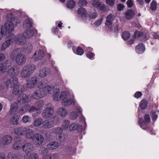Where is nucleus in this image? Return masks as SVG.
Wrapping results in <instances>:
<instances>
[{
    "instance_id": "obj_49",
    "label": "nucleus",
    "mask_w": 159,
    "mask_h": 159,
    "mask_svg": "<svg viewBox=\"0 0 159 159\" xmlns=\"http://www.w3.org/2000/svg\"><path fill=\"white\" fill-rule=\"evenodd\" d=\"M77 12L82 16H85L86 14V10L83 7L79 8L77 10Z\"/></svg>"
},
{
    "instance_id": "obj_44",
    "label": "nucleus",
    "mask_w": 159,
    "mask_h": 159,
    "mask_svg": "<svg viewBox=\"0 0 159 159\" xmlns=\"http://www.w3.org/2000/svg\"><path fill=\"white\" fill-rule=\"evenodd\" d=\"M52 132L56 134H60L62 133L63 130L60 127H56L52 129Z\"/></svg>"
},
{
    "instance_id": "obj_39",
    "label": "nucleus",
    "mask_w": 159,
    "mask_h": 159,
    "mask_svg": "<svg viewBox=\"0 0 159 159\" xmlns=\"http://www.w3.org/2000/svg\"><path fill=\"white\" fill-rule=\"evenodd\" d=\"M20 157L18 154L9 152L7 156V159H19Z\"/></svg>"
},
{
    "instance_id": "obj_24",
    "label": "nucleus",
    "mask_w": 159,
    "mask_h": 159,
    "mask_svg": "<svg viewBox=\"0 0 159 159\" xmlns=\"http://www.w3.org/2000/svg\"><path fill=\"white\" fill-rule=\"evenodd\" d=\"M50 70L48 68H44L41 69L39 71V76L41 78H44L47 76V75L50 74Z\"/></svg>"
},
{
    "instance_id": "obj_34",
    "label": "nucleus",
    "mask_w": 159,
    "mask_h": 159,
    "mask_svg": "<svg viewBox=\"0 0 159 159\" xmlns=\"http://www.w3.org/2000/svg\"><path fill=\"white\" fill-rule=\"evenodd\" d=\"M22 146L21 142L20 140H16L14 143L12 147L15 150H18L21 149Z\"/></svg>"
},
{
    "instance_id": "obj_58",
    "label": "nucleus",
    "mask_w": 159,
    "mask_h": 159,
    "mask_svg": "<svg viewBox=\"0 0 159 159\" xmlns=\"http://www.w3.org/2000/svg\"><path fill=\"white\" fill-rule=\"evenodd\" d=\"M30 117L28 116H24L22 118V121L24 123H27L30 121Z\"/></svg>"
},
{
    "instance_id": "obj_12",
    "label": "nucleus",
    "mask_w": 159,
    "mask_h": 159,
    "mask_svg": "<svg viewBox=\"0 0 159 159\" xmlns=\"http://www.w3.org/2000/svg\"><path fill=\"white\" fill-rule=\"evenodd\" d=\"M43 52L40 50L36 51L34 54L32 58L36 61H38L42 59L44 56Z\"/></svg>"
},
{
    "instance_id": "obj_55",
    "label": "nucleus",
    "mask_w": 159,
    "mask_h": 159,
    "mask_svg": "<svg viewBox=\"0 0 159 159\" xmlns=\"http://www.w3.org/2000/svg\"><path fill=\"white\" fill-rule=\"evenodd\" d=\"M91 4L93 7L95 8H98L101 2L98 0H94L91 2Z\"/></svg>"
},
{
    "instance_id": "obj_64",
    "label": "nucleus",
    "mask_w": 159,
    "mask_h": 159,
    "mask_svg": "<svg viewBox=\"0 0 159 159\" xmlns=\"http://www.w3.org/2000/svg\"><path fill=\"white\" fill-rule=\"evenodd\" d=\"M111 26L110 27V29L114 31V32L117 33L118 31V25L117 24H116L115 25L112 27V28L111 27Z\"/></svg>"
},
{
    "instance_id": "obj_4",
    "label": "nucleus",
    "mask_w": 159,
    "mask_h": 159,
    "mask_svg": "<svg viewBox=\"0 0 159 159\" xmlns=\"http://www.w3.org/2000/svg\"><path fill=\"white\" fill-rule=\"evenodd\" d=\"M7 40L3 43L1 49L2 51L5 50L6 48L8 47L11 43H13L15 40V36L13 34H10V36H7Z\"/></svg>"
},
{
    "instance_id": "obj_35",
    "label": "nucleus",
    "mask_w": 159,
    "mask_h": 159,
    "mask_svg": "<svg viewBox=\"0 0 159 159\" xmlns=\"http://www.w3.org/2000/svg\"><path fill=\"white\" fill-rule=\"evenodd\" d=\"M33 23L32 20L27 19L25 20L23 23V26L24 28L27 29L32 26Z\"/></svg>"
},
{
    "instance_id": "obj_3",
    "label": "nucleus",
    "mask_w": 159,
    "mask_h": 159,
    "mask_svg": "<svg viewBox=\"0 0 159 159\" xmlns=\"http://www.w3.org/2000/svg\"><path fill=\"white\" fill-rule=\"evenodd\" d=\"M59 121V118L55 116L52 118L45 120L43 122L42 126L44 129H50L53 127L55 124H57Z\"/></svg>"
},
{
    "instance_id": "obj_19",
    "label": "nucleus",
    "mask_w": 159,
    "mask_h": 159,
    "mask_svg": "<svg viewBox=\"0 0 159 159\" xmlns=\"http://www.w3.org/2000/svg\"><path fill=\"white\" fill-rule=\"evenodd\" d=\"M26 128L25 127H17L14 129V132L15 134L18 135H22L26 133Z\"/></svg>"
},
{
    "instance_id": "obj_10",
    "label": "nucleus",
    "mask_w": 159,
    "mask_h": 159,
    "mask_svg": "<svg viewBox=\"0 0 159 159\" xmlns=\"http://www.w3.org/2000/svg\"><path fill=\"white\" fill-rule=\"evenodd\" d=\"M18 80L16 77H11V79H8L5 82V84L8 87H13L15 85L18 84Z\"/></svg>"
},
{
    "instance_id": "obj_32",
    "label": "nucleus",
    "mask_w": 159,
    "mask_h": 159,
    "mask_svg": "<svg viewBox=\"0 0 159 159\" xmlns=\"http://www.w3.org/2000/svg\"><path fill=\"white\" fill-rule=\"evenodd\" d=\"M145 50V47L142 43H140L135 47V51L139 54H141L144 52Z\"/></svg>"
},
{
    "instance_id": "obj_54",
    "label": "nucleus",
    "mask_w": 159,
    "mask_h": 159,
    "mask_svg": "<svg viewBox=\"0 0 159 159\" xmlns=\"http://www.w3.org/2000/svg\"><path fill=\"white\" fill-rule=\"evenodd\" d=\"M7 20V21H12L14 19V15L12 13L8 14L6 17Z\"/></svg>"
},
{
    "instance_id": "obj_22",
    "label": "nucleus",
    "mask_w": 159,
    "mask_h": 159,
    "mask_svg": "<svg viewBox=\"0 0 159 159\" xmlns=\"http://www.w3.org/2000/svg\"><path fill=\"white\" fill-rule=\"evenodd\" d=\"M20 116L17 115L13 116L10 119V122L12 125H15L20 124Z\"/></svg>"
},
{
    "instance_id": "obj_62",
    "label": "nucleus",
    "mask_w": 159,
    "mask_h": 159,
    "mask_svg": "<svg viewBox=\"0 0 159 159\" xmlns=\"http://www.w3.org/2000/svg\"><path fill=\"white\" fill-rule=\"evenodd\" d=\"M99 9L102 11H106L107 9V7L102 3H100L99 5Z\"/></svg>"
},
{
    "instance_id": "obj_15",
    "label": "nucleus",
    "mask_w": 159,
    "mask_h": 159,
    "mask_svg": "<svg viewBox=\"0 0 159 159\" xmlns=\"http://www.w3.org/2000/svg\"><path fill=\"white\" fill-rule=\"evenodd\" d=\"M45 97L41 89H38L34 91L32 95V97L34 99L37 100Z\"/></svg>"
},
{
    "instance_id": "obj_63",
    "label": "nucleus",
    "mask_w": 159,
    "mask_h": 159,
    "mask_svg": "<svg viewBox=\"0 0 159 159\" xmlns=\"http://www.w3.org/2000/svg\"><path fill=\"white\" fill-rule=\"evenodd\" d=\"M156 2L153 1L151 4L150 9L152 10H155L156 9Z\"/></svg>"
},
{
    "instance_id": "obj_26",
    "label": "nucleus",
    "mask_w": 159,
    "mask_h": 159,
    "mask_svg": "<svg viewBox=\"0 0 159 159\" xmlns=\"http://www.w3.org/2000/svg\"><path fill=\"white\" fill-rule=\"evenodd\" d=\"M18 102L20 103H23L27 102L29 101L28 98L27 96L24 94H21L17 98Z\"/></svg>"
},
{
    "instance_id": "obj_42",
    "label": "nucleus",
    "mask_w": 159,
    "mask_h": 159,
    "mask_svg": "<svg viewBox=\"0 0 159 159\" xmlns=\"http://www.w3.org/2000/svg\"><path fill=\"white\" fill-rule=\"evenodd\" d=\"M21 52L20 49L19 48L14 50L11 52V57L12 59H14L15 57L16 58V56L17 54H19V53Z\"/></svg>"
},
{
    "instance_id": "obj_27",
    "label": "nucleus",
    "mask_w": 159,
    "mask_h": 159,
    "mask_svg": "<svg viewBox=\"0 0 159 159\" xmlns=\"http://www.w3.org/2000/svg\"><path fill=\"white\" fill-rule=\"evenodd\" d=\"M25 38L22 34H19L17 36L16 38L15 37V40L14 41H16L17 44L21 45L24 44V42L25 41Z\"/></svg>"
},
{
    "instance_id": "obj_31",
    "label": "nucleus",
    "mask_w": 159,
    "mask_h": 159,
    "mask_svg": "<svg viewBox=\"0 0 159 159\" xmlns=\"http://www.w3.org/2000/svg\"><path fill=\"white\" fill-rule=\"evenodd\" d=\"M44 96L51 93L52 91V88L49 85H47L43 89H41Z\"/></svg>"
},
{
    "instance_id": "obj_56",
    "label": "nucleus",
    "mask_w": 159,
    "mask_h": 159,
    "mask_svg": "<svg viewBox=\"0 0 159 159\" xmlns=\"http://www.w3.org/2000/svg\"><path fill=\"white\" fill-rule=\"evenodd\" d=\"M46 85L45 82L43 81H41L38 84L37 87L39 89H43L44 88Z\"/></svg>"
},
{
    "instance_id": "obj_57",
    "label": "nucleus",
    "mask_w": 159,
    "mask_h": 159,
    "mask_svg": "<svg viewBox=\"0 0 159 159\" xmlns=\"http://www.w3.org/2000/svg\"><path fill=\"white\" fill-rule=\"evenodd\" d=\"M78 116V115L77 113L75 111H73L70 114V118L73 120H74L76 119Z\"/></svg>"
},
{
    "instance_id": "obj_16",
    "label": "nucleus",
    "mask_w": 159,
    "mask_h": 159,
    "mask_svg": "<svg viewBox=\"0 0 159 159\" xmlns=\"http://www.w3.org/2000/svg\"><path fill=\"white\" fill-rule=\"evenodd\" d=\"M134 35L135 38H138L142 41H145L148 39V36L142 32L136 31Z\"/></svg>"
},
{
    "instance_id": "obj_36",
    "label": "nucleus",
    "mask_w": 159,
    "mask_h": 159,
    "mask_svg": "<svg viewBox=\"0 0 159 159\" xmlns=\"http://www.w3.org/2000/svg\"><path fill=\"white\" fill-rule=\"evenodd\" d=\"M26 130V133L25 134L26 137L28 139L32 140L33 136L34 135L33 130L27 128Z\"/></svg>"
},
{
    "instance_id": "obj_20",
    "label": "nucleus",
    "mask_w": 159,
    "mask_h": 159,
    "mask_svg": "<svg viewBox=\"0 0 159 159\" xmlns=\"http://www.w3.org/2000/svg\"><path fill=\"white\" fill-rule=\"evenodd\" d=\"M3 145H7L10 144L12 140V137L10 135L4 136L2 138Z\"/></svg>"
},
{
    "instance_id": "obj_6",
    "label": "nucleus",
    "mask_w": 159,
    "mask_h": 159,
    "mask_svg": "<svg viewBox=\"0 0 159 159\" xmlns=\"http://www.w3.org/2000/svg\"><path fill=\"white\" fill-rule=\"evenodd\" d=\"M38 82V78L36 76H33L26 81V86L29 89L35 87Z\"/></svg>"
},
{
    "instance_id": "obj_47",
    "label": "nucleus",
    "mask_w": 159,
    "mask_h": 159,
    "mask_svg": "<svg viewBox=\"0 0 159 159\" xmlns=\"http://www.w3.org/2000/svg\"><path fill=\"white\" fill-rule=\"evenodd\" d=\"M39 153L42 155H46L48 152V149L44 147H41L39 150Z\"/></svg>"
},
{
    "instance_id": "obj_60",
    "label": "nucleus",
    "mask_w": 159,
    "mask_h": 159,
    "mask_svg": "<svg viewBox=\"0 0 159 159\" xmlns=\"http://www.w3.org/2000/svg\"><path fill=\"white\" fill-rule=\"evenodd\" d=\"M30 107L29 112H36L37 113H38L39 110L36 107L34 106H30Z\"/></svg>"
},
{
    "instance_id": "obj_48",
    "label": "nucleus",
    "mask_w": 159,
    "mask_h": 159,
    "mask_svg": "<svg viewBox=\"0 0 159 159\" xmlns=\"http://www.w3.org/2000/svg\"><path fill=\"white\" fill-rule=\"evenodd\" d=\"M44 105L43 101L42 100H39L35 104V107L39 110Z\"/></svg>"
},
{
    "instance_id": "obj_40",
    "label": "nucleus",
    "mask_w": 159,
    "mask_h": 159,
    "mask_svg": "<svg viewBox=\"0 0 159 159\" xmlns=\"http://www.w3.org/2000/svg\"><path fill=\"white\" fill-rule=\"evenodd\" d=\"M43 119L42 118H36L34 122V125L36 127L39 126L41 124H43Z\"/></svg>"
},
{
    "instance_id": "obj_23",
    "label": "nucleus",
    "mask_w": 159,
    "mask_h": 159,
    "mask_svg": "<svg viewBox=\"0 0 159 159\" xmlns=\"http://www.w3.org/2000/svg\"><path fill=\"white\" fill-rule=\"evenodd\" d=\"M114 16L111 14L108 15L106 18V21L105 24L107 26L110 27L113 23V21L114 20Z\"/></svg>"
},
{
    "instance_id": "obj_45",
    "label": "nucleus",
    "mask_w": 159,
    "mask_h": 159,
    "mask_svg": "<svg viewBox=\"0 0 159 159\" xmlns=\"http://www.w3.org/2000/svg\"><path fill=\"white\" fill-rule=\"evenodd\" d=\"M148 104V102L146 100L143 99L140 103V107L141 109H145L147 107Z\"/></svg>"
},
{
    "instance_id": "obj_41",
    "label": "nucleus",
    "mask_w": 159,
    "mask_h": 159,
    "mask_svg": "<svg viewBox=\"0 0 159 159\" xmlns=\"http://www.w3.org/2000/svg\"><path fill=\"white\" fill-rule=\"evenodd\" d=\"M70 124V122L68 120H65L62 124V129L64 130L68 129Z\"/></svg>"
},
{
    "instance_id": "obj_13",
    "label": "nucleus",
    "mask_w": 159,
    "mask_h": 159,
    "mask_svg": "<svg viewBox=\"0 0 159 159\" xmlns=\"http://www.w3.org/2000/svg\"><path fill=\"white\" fill-rule=\"evenodd\" d=\"M16 85L13 87L14 89L12 90V93L14 95H18L24 90V88L22 85L19 84L18 83Z\"/></svg>"
},
{
    "instance_id": "obj_43",
    "label": "nucleus",
    "mask_w": 159,
    "mask_h": 159,
    "mask_svg": "<svg viewBox=\"0 0 159 159\" xmlns=\"http://www.w3.org/2000/svg\"><path fill=\"white\" fill-rule=\"evenodd\" d=\"M10 66V64L7 62H5L3 63H0V71L7 69Z\"/></svg>"
},
{
    "instance_id": "obj_14",
    "label": "nucleus",
    "mask_w": 159,
    "mask_h": 159,
    "mask_svg": "<svg viewBox=\"0 0 159 159\" xmlns=\"http://www.w3.org/2000/svg\"><path fill=\"white\" fill-rule=\"evenodd\" d=\"M23 151L25 153H29L34 150L33 144L31 143H26L22 146Z\"/></svg>"
},
{
    "instance_id": "obj_5",
    "label": "nucleus",
    "mask_w": 159,
    "mask_h": 159,
    "mask_svg": "<svg viewBox=\"0 0 159 159\" xmlns=\"http://www.w3.org/2000/svg\"><path fill=\"white\" fill-rule=\"evenodd\" d=\"M44 138L42 135L36 133L33 136L32 141L34 144L37 146H39L44 142Z\"/></svg>"
},
{
    "instance_id": "obj_21",
    "label": "nucleus",
    "mask_w": 159,
    "mask_h": 159,
    "mask_svg": "<svg viewBox=\"0 0 159 159\" xmlns=\"http://www.w3.org/2000/svg\"><path fill=\"white\" fill-rule=\"evenodd\" d=\"M62 105L65 107L69 106L71 104L74 105L76 104V101L73 99H71L68 98L64 99L61 101Z\"/></svg>"
},
{
    "instance_id": "obj_29",
    "label": "nucleus",
    "mask_w": 159,
    "mask_h": 159,
    "mask_svg": "<svg viewBox=\"0 0 159 159\" xmlns=\"http://www.w3.org/2000/svg\"><path fill=\"white\" fill-rule=\"evenodd\" d=\"M59 146L58 142L53 141L49 143L47 145V147L50 150H52L57 148Z\"/></svg>"
},
{
    "instance_id": "obj_1",
    "label": "nucleus",
    "mask_w": 159,
    "mask_h": 159,
    "mask_svg": "<svg viewBox=\"0 0 159 159\" xmlns=\"http://www.w3.org/2000/svg\"><path fill=\"white\" fill-rule=\"evenodd\" d=\"M13 23L11 21H7L4 24V27L0 26V40L2 39L4 34L6 36L13 34L11 32L14 30Z\"/></svg>"
},
{
    "instance_id": "obj_28",
    "label": "nucleus",
    "mask_w": 159,
    "mask_h": 159,
    "mask_svg": "<svg viewBox=\"0 0 159 159\" xmlns=\"http://www.w3.org/2000/svg\"><path fill=\"white\" fill-rule=\"evenodd\" d=\"M34 34V31L32 29H29L25 31L23 33V35L26 39L32 38Z\"/></svg>"
},
{
    "instance_id": "obj_61",
    "label": "nucleus",
    "mask_w": 159,
    "mask_h": 159,
    "mask_svg": "<svg viewBox=\"0 0 159 159\" xmlns=\"http://www.w3.org/2000/svg\"><path fill=\"white\" fill-rule=\"evenodd\" d=\"M87 2L85 0H79L78 2V4L80 6H85L87 4Z\"/></svg>"
},
{
    "instance_id": "obj_18",
    "label": "nucleus",
    "mask_w": 159,
    "mask_h": 159,
    "mask_svg": "<svg viewBox=\"0 0 159 159\" xmlns=\"http://www.w3.org/2000/svg\"><path fill=\"white\" fill-rule=\"evenodd\" d=\"M24 47L22 49H20L21 52L26 53H29L32 50V46L31 43H27L24 44Z\"/></svg>"
},
{
    "instance_id": "obj_8",
    "label": "nucleus",
    "mask_w": 159,
    "mask_h": 159,
    "mask_svg": "<svg viewBox=\"0 0 159 159\" xmlns=\"http://www.w3.org/2000/svg\"><path fill=\"white\" fill-rule=\"evenodd\" d=\"M19 71V68L17 66H13L8 69L7 74L11 77L13 78L18 75Z\"/></svg>"
},
{
    "instance_id": "obj_37",
    "label": "nucleus",
    "mask_w": 159,
    "mask_h": 159,
    "mask_svg": "<svg viewBox=\"0 0 159 159\" xmlns=\"http://www.w3.org/2000/svg\"><path fill=\"white\" fill-rule=\"evenodd\" d=\"M134 15V13L133 11L129 9L125 13V16L126 19L128 20L131 19Z\"/></svg>"
},
{
    "instance_id": "obj_53",
    "label": "nucleus",
    "mask_w": 159,
    "mask_h": 159,
    "mask_svg": "<svg viewBox=\"0 0 159 159\" xmlns=\"http://www.w3.org/2000/svg\"><path fill=\"white\" fill-rule=\"evenodd\" d=\"M68 95V93L66 91H63L60 93V100L61 99L62 101L64 99H65L68 97H67Z\"/></svg>"
},
{
    "instance_id": "obj_7",
    "label": "nucleus",
    "mask_w": 159,
    "mask_h": 159,
    "mask_svg": "<svg viewBox=\"0 0 159 159\" xmlns=\"http://www.w3.org/2000/svg\"><path fill=\"white\" fill-rule=\"evenodd\" d=\"M54 113V109L51 107L45 108L42 111V117L44 119H47L51 117Z\"/></svg>"
},
{
    "instance_id": "obj_51",
    "label": "nucleus",
    "mask_w": 159,
    "mask_h": 159,
    "mask_svg": "<svg viewBox=\"0 0 159 159\" xmlns=\"http://www.w3.org/2000/svg\"><path fill=\"white\" fill-rule=\"evenodd\" d=\"M75 2L73 0H68L67 2V6L70 8H72L75 5Z\"/></svg>"
},
{
    "instance_id": "obj_33",
    "label": "nucleus",
    "mask_w": 159,
    "mask_h": 159,
    "mask_svg": "<svg viewBox=\"0 0 159 159\" xmlns=\"http://www.w3.org/2000/svg\"><path fill=\"white\" fill-rule=\"evenodd\" d=\"M25 159H38L39 155L36 153H31L29 155L27 153L25 154L24 156Z\"/></svg>"
},
{
    "instance_id": "obj_30",
    "label": "nucleus",
    "mask_w": 159,
    "mask_h": 159,
    "mask_svg": "<svg viewBox=\"0 0 159 159\" xmlns=\"http://www.w3.org/2000/svg\"><path fill=\"white\" fill-rule=\"evenodd\" d=\"M60 95L59 89L57 88L54 89L52 95L53 99L56 101L60 100Z\"/></svg>"
},
{
    "instance_id": "obj_50",
    "label": "nucleus",
    "mask_w": 159,
    "mask_h": 159,
    "mask_svg": "<svg viewBox=\"0 0 159 159\" xmlns=\"http://www.w3.org/2000/svg\"><path fill=\"white\" fill-rule=\"evenodd\" d=\"M103 20V18L102 17H101L100 18L98 19L97 20H96L95 21V22L93 23V25L95 27H98L101 25Z\"/></svg>"
},
{
    "instance_id": "obj_38",
    "label": "nucleus",
    "mask_w": 159,
    "mask_h": 159,
    "mask_svg": "<svg viewBox=\"0 0 159 159\" xmlns=\"http://www.w3.org/2000/svg\"><path fill=\"white\" fill-rule=\"evenodd\" d=\"M57 113L62 117H64L67 115L68 111L65 108L61 107L58 109Z\"/></svg>"
},
{
    "instance_id": "obj_59",
    "label": "nucleus",
    "mask_w": 159,
    "mask_h": 159,
    "mask_svg": "<svg viewBox=\"0 0 159 159\" xmlns=\"http://www.w3.org/2000/svg\"><path fill=\"white\" fill-rule=\"evenodd\" d=\"M106 4L110 6H114L115 4V0H106Z\"/></svg>"
},
{
    "instance_id": "obj_17",
    "label": "nucleus",
    "mask_w": 159,
    "mask_h": 159,
    "mask_svg": "<svg viewBox=\"0 0 159 159\" xmlns=\"http://www.w3.org/2000/svg\"><path fill=\"white\" fill-rule=\"evenodd\" d=\"M144 121L142 120V118H139L138 120V122L141 127L145 125L146 124L148 123L151 121L149 115L146 114L144 116Z\"/></svg>"
},
{
    "instance_id": "obj_2",
    "label": "nucleus",
    "mask_w": 159,
    "mask_h": 159,
    "mask_svg": "<svg viewBox=\"0 0 159 159\" xmlns=\"http://www.w3.org/2000/svg\"><path fill=\"white\" fill-rule=\"evenodd\" d=\"M35 69V66L33 64L25 65L23 67L20 72V75L23 78H28Z\"/></svg>"
},
{
    "instance_id": "obj_46",
    "label": "nucleus",
    "mask_w": 159,
    "mask_h": 159,
    "mask_svg": "<svg viewBox=\"0 0 159 159\" xmlns=\"http://www.w3.org/2000/svg\"><path fill=\"white\" fill-rule=\"evenodd\" d=\"M30 105L28 104H26L24 105L20 110V112L21 113H24L28 111H29Z\"/></svg>"
},
{
    "instance_id": "obj_11",
    "label": "nucleus",
    "mask_w": 159,
    "mask_h": 159,
    "mask_svg": "<svg viewBox=\"0 0 159 159\" xmlns=\"http://www.w3.org/2000/svg\"><path fill=\"white\" fill-rule=\"evenodd\" d=\"M18 105L17 103L14 102L12 103L8 111L9 114L12 116L17 114L18 113Z\"/></svg>"
},
{
    "instance_id": "obj_52",
    "label": "nucleus",
    "mask_w": 159,
    "mask_h": 159,
    "mask_svg": "<svg viewBox=\"0 0 159 159\" xmlns=\"http://www.w3.org/2000/svg\"><path fill=\"white\" fill-rule=\"evenodd\" d=\"M130 36V35L128 31L124 32L122 34V38L125 40H126L129 39Z\"/></svg>"
},
{
    "instance_id": "obj_9",
    "label": "nucleus",
    "mask_w": 159,
    "mask_h": 159,
    "mask_svg": "<svg viewBox=\"0 0 159 159\" xmlns=\"http://www.w3.org/2000/svg\"><path fill=\"white\" fill-rule=\"evenodd\" d=\"M26 57L24 54L20 53L17 55L16 58V62L18 65L22 66L25 62Z\"/></svg>"
},
{
    "instance_id": "obj_25",
    "label": "nucleus",
    "mask_w": 159,
    "mask_h": 159,
    "mask_svg": "<svg viewBox=\"0 0 159 159\" xmlns=\"http://www.w3.org/2000/svg\"><path fill=\"white\" fill-rule=\"evenodd\" d=\"M82 127L81 125H77L75 123H73L70 125L69 131H72L76 129H78L80 131L82 130Z\"/></svg>"
}]
</instances>
